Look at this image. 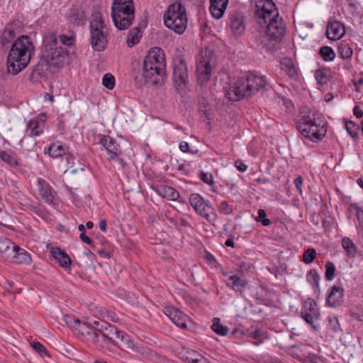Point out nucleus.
Here are the masks:
<instances>
[{
  "mask_svg": "<svg viewBox=\"0 0 363 363\" xmlns=\"http://www.w3.org/2000/svg\"><path fill=\"white\" fill-rule=\"evenodd\" d=\"M165 67L163 51L159 48H153L145 57L142 71L135 74V81L140 86L157 84L164 74Z\"/></svg>",
  "mask_w": 363,
  "mask_h": 363,
  "instance_id": "obj_1",
  "label": "nucleus"
},
{
  "mask_svg": "<svg viewBox=\"0 0 363 363\" xmlns=\"http://www.w3.org/2000/svg\"><path fill=\"white\" fill-rule=\"evenodd\" d=\"M6 59L7 72L16 75L25 69L35 54V46L28 35L18 37L12 43Z\"/></svg>",
  "mask_w": 363,
  "mask_h": 363,
  "instance_id": "obj_2",
  "label": "nucleus"
},
{
  "mask_svg": "<svg viewBox=\"0 0 363 363\" xmlns=\"http://www.w3.org/2000/svg\"><path fill=\"white\" fill-rule=\"evenodd\" d=\"M111 16L114 25L118 30L127 29L134 19L133 1L113 0Z\"/></svg>",
  "mask_w": 363,
  "mask_h": 363,
  "instance_id": "obj_3",
  "label": "nucleus"
},
{
  "mask_svg": "<svg viewBox=\"0 0 363 363\" xmlns=\"http://www.w3.org/2000/svg\"><path fill=\"white\" fill-rule=\"evenodd\" d=\"M165 26L178 34L186 29L187 16L185 6L180 1L170 4L164 15Z\"/></svg>",
  "mask_w": 363,
  "mask_h": 363,
  "instance_id": "obj_4",
  "label": "nucleus"
},
{
  "mask_svg": "<svg viewBox=\"0 0 363 363\" xmlns=\"http://www.w3.org/2000/svg\"><path fill=\"white\" fill-rule=\"evenodd\" d=\"M216 64L215 53L212 50L202 49L196 55V72L198 84L205 85L211 78L212 67Z\"/></svg>",
  "mask_w": 363,
  "mask_h": 363,
  "instance_id": "obj_5",
  "label": "nucleus"
},
{
  "mask_svg": "<svg viewBox=\"0 0 363 363\" xmlns=\"http://www.w3.org/2000/svg\"><path fill=\"white\" fill-rule=\"evenodd\" d=\"M297 129L303 137L310 139L311 141L322 140L327 132L325 125L318 123L314 114H308L301 117L297 123Z\"/></svg>",
  "mask_w": 363,
  "mask_h": 363,
  "instance_id": "obj_6",
  "label": "nucleus"
},
{
  "mask_svg": "<svg viewBox=\"0 0 363 363\" xmlns=\"http://www.w3.org/2000/svg\"><path fill=\"white\" fill-rule=\"evenodd\" d=\"M106 26L101 16L99 13L90 22L91 45L95 51H102L107 45V38L104 30Z\"/></svg>",
  "mask_w": 363,
  "mask_h": 363,
  "instance_id": "obj_7",
  "label": "nucleus"
},
{
  "mask_svg": "<svg viewBox=\"0 0 363 363\" xmlns=\"http://www.w3.org/2000/svg\"><path fill=\"white\" fill-rule=\"evenodd\" d=\"M173 81L177 90H182L186 87L189 82V72L187 65L182 56L174 57L172 61Z\"/></svg>",
  "mask_w": 363,
  "mask_h": 363,
  "instance_id": "obj_8",
  "label": "nucleus"
},
{
  "mask_svg": "<svg viewBox=\"0 0 363 363\" xmlns=\"http://www.w3.org/2000/svg\"><path fill=\"white\" fill-rule=\"evenodd\" d=\"M264 24L266 25L265 34L270 40L280 42L283 39L286 34V24L279 13L267 18V22Z\"/></svg>",
  "mask_w": 363,
  "mask_h": 363,
  "instance_id": "obj_9",
  "label": "nucleus"
},
{
  "mask_svg": "<svg viewBox=\"0 0 363 363\" xmlns=\"http://www.w3.org/2000/svg\"><path fill=\"white\" fill-rule=\"evenodd\" d=\"M252 4L255 6V13L259 18V23L267 22V18L279 13L275 4L272 0H252Z\"/></svg>",
  "mask_w": 363,
  "mask_h": 363,
  "instance_id": "obj_10",
  "label": "nucleus"
},
{
  "mask_svg": "<svg viewBox=\"0 0 363 363\" xmlns=\"http://www.w3.org/2000/svg\"><path fill=\"white\" fill-rule=\"evenodd\" d=\"M247 84L245 74L239 77L227 92L229 99L235 101L243 97L251 96L250 88Z\"/></svg>",
  "mask_w": 363,
  "mask_h": 363,
  "instance_id": "obj_11",
  "label": "nucleus"
},
{
  "mask_svg": "<svg viewBox=\"0 0 363 363\" xmlns=\"http://www.w3.org/2000/svg\"><path fill=\"white\" fill-rule=\"evenodd\" d=\"M21 27V22L14 21L7 23L4 30L0 33V45L2 48L7 50L16 39V35Z\"/></svg>",
  "mask_w": 363,
  "mask_h": 363,
  "instance_id": "obj_12",
  "label": "nucleus"
},
{
  "mask_svg": "<svg viewBox=\"0 0 363 363\" xmlns=\"http://www.w3.org/2000/svg\"><path fill=\"white\" fill-rule=\"evenodd\" d=\"M301 315L314 329L317 328L314 325V322L319 319L320 311L313 299L308 298L304 301Z\"/></svg>",
  "mask_w": 363,
  "mask_h": 363,
  "instance_id": "obj_13",
  "label": "nucleus"
},
{
  "mask_svg": "<svg viewBox=\"0 0 363 363\" xmlns=\"http://www.w3.org/2000/svg\"><path fill=\"white\" fill-rule=\"evenodd\" d=\"M222 274L228 277L225 282V284L237 293L242 294L245 288L247 286L248 281L244 277L242 272L240 274H229L227 272L222 271Z\"/></svg>",
  "mask_w": 363,
  "mask_h": 363,
  "instance_id": "obj_14",
  "label": "nucleus"
},
{
  "mask_svg": "<svg viewBox=\"0 0 363 363\" xmlns=\"http://www.w3.org/2000/svg\"><path fill=\"white\" fill-rule=\"evenodd\" d=\"M99 143L105 149L108 155V159H113L117 157V155H122V150L120 145L115 139L109 135H99Z\"/></svg>",
  "mask_w": 363,
  "mask_h": 363,
  "instance_id": "obj_15",
  "label": "nucleus"
},
{
  "mask_svg": "<svg viewBox=\"0 0 363 363\" xmlns=\"http://www.w3.org/2000/svg\"><path fill=\"white\" fill-rule=\"evenodd\" d=\"M247 86L250 88L251 96L263 89L267 82L263 76L253 72L245 74Z\"/></svg>",
  "mask_w": 363,
  "mask_h": 363,
  "instance_id": "obj_16",
  "label": "nucleus"
},
{
  "mask_svg": "<svg viewBox=\"0 0 363 363\" xmlns=\"http://www.w3.org/2000/svg\"><path fill=\"white\" fill-rule=\"evenodd\" d=\"M229 26L234 35H242L245 30L242 13L240 11L232 13L229 20Z\"/></svg>",
  "mask_w": 363,
  "mask_h": 363,
  "instance_id": "obj_17",
  "label": "nucleus"
},
{
  "mask_svg": "<svg viewBox=\"0 0 363 363\" xmlns=\"http://www.w3.org/2000/svg\"><path fill=\"white\" fill-rule=\"evenodd\" d=\"M99 331L105 339L112 342L114 345H118V335L121 331L115 325L105 323L101 325Z\"/></svg>",
  "mask_w": 363,
  "mask_h": 363,
  "instance_id": "obj_18",
  "label": "nucleus"
},
{
  "mask_svg": "<svg viewBox=\"0 0 363 363\" xmlns=\"http://www.w3.org/2000/svg\"><path fill=\"white\" fill-rule=\"evenodd\" d=\"M166 314L176 325L181 328H186V322L189 318L180 310L175 308H167Z\"/></svg>",
  "mask_w": 363,
  "mask_h": 363,
  "instance_id": "obj_19",
  "label": "nucleus"
},
{
  "mask_svg": "<svg viewBox=\"0 0 363 363\" xmlns=\"http://www.w3.org/2000/svg\"><path fill=\"white\" fill-rule=\"evenodd\" d=\"M38 193L43 200L48 203L54 201L53 189L50 184L42 178L38 179Z\"/></svg>",
  "mask_w": 363,
  "mask_h": 363,
  "instance_id": "obj_20",
  "label": "nucleus"
},
{
  "mask_svg": "<svg viewBox=\"0 0 363 363\" xmlns=\"http://www.w3.org/2000/svg\"><path fill=\"white\" fill-rule=\"evenodd\" d=\"M326 33L328 38L330 40H339L345 34V26L337 21L329 22Z\"/></svg>",
  "mask_w": 363,
  "mask_h": 363,
  "instance_id": "obj_21",
  "label": "nucleus"
},
{
  "mask_svg": "<svg viewBox=\"0 0 363 363\" xmlns=\"http://www.w3.org/2000/svg\"><path fill=\"white\" fill-rule=\"evenodd\" d=\"M210 2L209 9L212 16L217 19L220 18L228 6V0H210Z\"/></svg>",
  "mask_w": 363,
  "mask_h": 363,
  "instance_id": "obj_22",
  "label": "nucleus"
},
{
  "mask_svg": "<svg viewBox=\"0 0 363 363\" xmlns=\"http://www.w3.org/2000/svg\"><path fill=\"white\" fill-rule=\"evenodd\" d=\"M16 247L17 245L11 240L0 237V254L2 258L10 259L11 256L15 255L13 252Z\"/></svg>",
  "mask_w": 363,
  "mask_h": 363,
  "instance_id": "obj_23",
  "label": "nucleus"
},
{
  "mask_svg": "<svg viewBox=\"0 0 363 363\" xmlns=\"http://www.w3.org/2000/svg\"><path fill=\"white\" fill-rule=\"evenodd\" d=\"M50 252L62 268L67 269L70 267L72 263L71 259L65 250L60 247H52Z\"/></svg>",
  "mask_w": 363,
  "mask_h": 363,
  "instance_id": "obj_24",
  "label": "nucleus"
},
{
  "mask_svg": "<svg viewBox=\"0 0 363 363\" xmlns=\"http://www.w3.org/2000/svg\"><path fill=\"white\" fill-rule=\"evenodd\" d=\"M343 298V289L339 286H333L330 293L327 297V303L332 307L341 304Z\"/></svg>",
  "mask_w": 363,
  "mask_h": 363,
  "instance_id": "obj_25",
  "label": "nucleus"
},
{
  "mask_svg": "<svg viewBox=\"0 0 363 363\" xmlns=\"http://www.w3.org/2000/svg\"><path fill=\"white\" fill-rule=\"evenodd\" d=\"M14 254L11 256L10 259L15 263L18 264H30L31 262V257L30 255L24 250L21 249L18 245L14 249Z\"/></svg>",
  "mask_w": 363,
  "mask_h": 363,
  "instance_id": "obj_26",
  "label": "nucleus"
},
{
  "mask_svg": "<svg viewBox=\"0 0 363 363\" xmlns=\"http://www.w3.org/2000/svg\"><path fill=\"white\" fill-rule=\"evenodd\" d=\"M195 211L202 217L206 218L208 220H215L216 213L214 208L203 201L200 206L195 208Z\"/></svg>",
  "mask_w": 363,
  "mask_h": 363,
  "instance_id": "obj_27",
  "label": "nucleus"
},
{
  "mask_svg": "<svg viewBox=\"0 0 363 363\" xmlns=\"http://www.w3.org/2000/svg\"><path fill=\"white\" fill-rule=\"evenodd\" d=\"M157 193L168 200L176 201L179 197V193L172 186H163L157 189Z\"/></svg>",
  "mask_w": 363,
  "mask_h": 363,
  "instance_id": "obj_28",
  "label": "nucleus"
},
{
  "mask_svg": "<svg viewBox=\"0 0 363 363\" xmlns=\"http://www.w3.org/2000/svg\"><path fill=\"white\" fill-rule=\"evenodd\" d=\"M85 327H82V330L79 331L82 335L86 336L88 341L91 342L92 343L97 344L99 343V330H94L91 328L89 326V325L85 323Z\"/></svg>",
  "mask_w": 363,
  "mask_h": 363,
  "instance_id": "obj_29",
  "label": "nucleus"
},
{
  "mask_svg": "<svg viewBox=\"0 0 363 363\" xmlns=\"http://www.w3.org/2000/svg\"><path fill=\"white\" fill-rule=\"evenodd\" d=\"M63 320L69 328L79 332L82 330V327H85V322H82L79 318L72 315H64Z\"/></svg>",
  "mask_w": 363,
  "mask_h": 363,
  "instance_id": "obj_30",
  "label": "nucleus"
},
{
  "mask_svg": "<svg viewBox=\"0 0 363 363\" xmlns=\"http://www.w3.org/2000/svg\"><path fill=\"white\" fill-rule=\"evenodd\" d=\"M67 151V148L60 143H52L48 148V154L53 158L63 157Z\"/></svg>",
  "mask_w": 363,
  "mask_h": 363,
  "instance_id": "obj_31",
  "label": "nucleus"
},
{
  "mask_svg": "<svg viewBox=\"0 0 363 363\" xmlns=\"http://www.w3.org/2000/svg\"><path fill=\"white\" fill-rule=\"evenodd\" d=\"M142 38V33L139 27H135L132 29L127 37L126 43L129 48H132L139 43L140 39Z\"/></svg>",
  "mask_w": 363,
  "mask_h": 363,
  "instance_id": "obj_32",
  "label": "nucleus"
},
{
  "mask_svg": "<svg viewBox=\"0 0 363 363\" xmlns=\"http://www.w3.org/2000/svg\"><path fill=\"white\" fill-rule=\"evenodd\" d=\"M85 13L80 8H73L69 13V20L71 22L77 24H82L85 21Z\"/></svg>",
  "mask_w": 363,
  "mask_h": 363,
  "instance_id": "obj_33",
  "label": "nucleus"
},
{
  "mask_svg": "<svg viewBox=\"0 0 363 363\" xmlns=\"http://www.w3.org/2000/svg\"><path fill=\"white\" fill-rule=\"evenodd\" d=\"M320 277L315 269H311L307 274V281L312 285L315 292L320 291L319 281Z\"/></svg>",
  "mask_w": 363,
  "mask_h": 363,
  "instance_id": "obj_34",
  "label": "nucleus"
},
{
  "mask_svg": "<svg viewBox=\"0 0 363 363\" xmlns=\"http://www.w3.org/2000/svg\"><path fill=\"white\" fill-rule=\"evenodd\" d=\"M28 128L30 130V135L38 136L43 131V121H39L37 119H32L28 123Z\"/></svg>",
  "mask_w": 363,
  "mask_h": 363,
  "instance_id": "obj_35",
  "label": "nucleus"
},
{
  "mask_svg": "<svg viewBox=\"0 0 363 363\" xmlns=\"http://www.w3.org/2000/svg\"><path fill=\"white\" fill-rule=\"evenodd\" d=\"M342 245L347 255L350 257H354L357 253V248L352 240L349 238L342 239Z\"/></svg>",
  "mask_w": 363,
  "mask_h": 363,
  "instance_id": "obj_36",
  "label": "nucleus"
},
{
  "mask_svg": "<svg viewBox=\"0 0 363 363\" xmlns=\"http://www.w3.org/2000/svg\"><path fill=\"white\" fill-rule=\"evenodd\" d=\"M281 69L292 78L297 75L296 69L290 59H284L281 62Z\"/></svg>",
  "mask_w": 363,
  "mask_h": 363,
  "instance_id": "obj_37",
  "label": "nucleus"
},
{
  "mask_svg": "<svg viewBox=\"0 0 363 363\" xmlns=\"http://www.w3.org/2000/svg\"><path fill=\"white\" fill-rule=\"evenodd\" d=\"M213 324L211 325V329L213 332L219 335H226L229 331V329L227 326H223L220 323V319L218 318H213Z\"/></svg>",
  "mask_w": 363,
  "mask_h": 363,
  "instance_id": "obj_38",
  "label": "nucleus"
},
{
  "mask_svg": "<svg viewBox=\"0 0 363 363\" xmlns=\"http://www.w3.org/2000/svg\"><path fill=\"white\" fill-rule=\"evenodd\" d=\"M133 351H135L141 354L143 357H148L151 359L158 357V354L155 351L147 347H143L142 345H136Z\"/></svg>",
  "mask_w": 363,
  "mask_h": 363,
  "instance_id": "obj_39",
  "label": "nucleus"
},
{
  "mask_svg": "<svg viewBox=\"0 0 363 363\" xmlns=\"http://www.w3.org/2000/svg\"><path fill=\"white\" fill-rule=\"evenodd\" d=\"M44 46L45 48H49V49L52 51L56 48L57 45V35L54 33H49L45 36L43 40Z\"/></svg>",
  "mask_w": 363,
  "mask_h": 363,
  "instance_id": "obj_40",
  "label": "nucleus"
},
{
  "mask_svg": "<svg viewBox=\"0 0 363 363\" xmlns=\"http://www.w3.org/2000/svg\"><path fill=\"white\" fill-rule=\"evenodd\" d=\"M319 55L324 61H332L335 57V53L329 46H323L319 50Z\"/></svg>",
  "mask_w": 363,
  "mask_h": 363,
  "instance_id": "obj_41",
  "label": "nucleus"
},
{
  "mask_svg": "<svg viewBox=\"0 0 363 363\" xmlns=\"http://www.w3.org/2000/svg\"><path fill=\"white\" fill-rule=\"evenodd\" d=\"M337 50L340 57L342 59H350L352 57L353 50L347 44L341 43Z\"/></svg>",
  "mask_w": 363,
  "mask_h": 363,
  "instance_id": "obj_42",
  "label": "nucleus"
},
{
  "mask_svg": "<svg viewBox=\"0 0 363 363\" xmlns=\"http://www.w3.org/2000/svg\"><path fill=\"white\" fill-rule=\"evenodd\" d=\"M118 335V342L121 341L123 344L124 347H125L127 349L132 350L135 349L137 344L134 343L133 340L130 338L128 335L121 331V333H119Z\"/></svg>",
  "mask_w": 363,
  "mask_h": 363,
  "instance_id": "obj_43",
  "label": "nucleus"
},
{
  "mask_svg": "<svg viewBox=\"0 0 363 363\" xmlns=\"http://www.w3.org/2000/svg\"><path fill=\"white\" fill-rule=\"evenodd\" d=\"M0 158L2 161L11 167H15L18 164L16 157L13 155L9 154L6 151L0 152Z\"/></svg>",
  "mask_w": 363,
  "mask_h": 363,
  "instance_id": "obj_44",
  "label": "nucleus"
},
{
  "mask_svg": "<svg viewBox=\"0 0 363 363\" xmlns=\"http://www.w3.org/2000/svg\"><path fill=\"white\" fill-rule=\"evenodd\" d=\"M316 255L317 253L314 248H308L303 254L302 260L306 264H311L314 261Z\"/></svg>",
  "mask_w": 363,
  "mask_h": 363,
  "instance_id": "obj_45",
  "label": "nucleus"
},
{
  "mask_svg": "<svg viewBox=\"0 0 363 363\" xmlns=\"http://www.w3.org/2000/svg\"><path fill=\"white\" fill-rule=\"evenodd\" d=\"M345 128L352 138L358 137L359 126L355 123L351 121L346 122Z\"/></svg>",
  "mask_w": 363,
  "mask_h": 363,
  "instance_id": "obj_46",
  "label": "nucleus"
},
{
  "mask_svg": "<svg viewBox=\"0 0 363 363\" xmlns=\"http://www.w3.org/2000/svg\"><path fill=\"white\" fill-rule=\"evenodd\" d=\"M99 313L103 318L107 319L113 322H116L118 320L114 312L108 311L105 308H99Z\"/></svg>",
  "mask_w": 363,
  "mask_h": 363,
  "instance_id": "obj_47",
  "label": "nucleus"
},
{
  "mask_svg": "<svg viewBox=\"0 0 363 363\" xmlns=\"http://www.w3.org/2000/svg\"><path fill=\"white\" fill-rule=\"evenodd\" d=\"M315 77L319 84H326L328 79L327 69L325 68L317 69L315 72Z\"/></svg>",
  "mask_w": 363,
  "mask_h": 363,
  "instance_id": "obj_48",
  "label": "nucleus"
},
{
  "mask_svg": "<svg viewBox=\"0 0 363 363\" xmlns=\"http://www.w3.org/2000/svg\"><path fill=\"white\" fill-rule=\"evenodd\" d=\"M335 267L333 262H327L325 264V278L327 281L332 280L335 277Z\"/></svg>",
  "mask_w": 363,
  "mask_h": 363,
  "instance_id": "obj_49",
  "label": "nucleus"
},
{
  "mask_svg": "<svg viewBox=\"0 0 363 363\" xmlns=\"http://www.w3.org/2000/svg\"><path fill=\"white\" fill-rule=\"evenodd\" d=\"M103 85L108 89H113L115 86V78L109 73L104 74L103 77Z\"/></svg>",
  "mask_w": 363,
  "mask_h": 363,
  "instance_id": "obj_50",
  "label": "nucleus"
},
{
  "mask_svg": "<svg viewBox=\"0 0 363 363\" xmlns=\"http://www.w3.org/2000/svg\"><path fill=\"white\" fill-rule=\"evenodd\" d=\"M203 201L202 197L198 194H192L189 197L190 204L194 209L200 206Z\"/></svg>",
  "mask_w": 363,
  "mask_h": 363,
  "instance_id": "obj_51",
  "label": "nucleus"
},
{
  "mask_svg": "<svg viewBox=\"0 0 363 363\" xmlns=\"http://www.w3.org/2000/svg\"><path fill=\"white\" fill-rule=\"evenodd\" d=\"M218 211L224 215H230L233 213V208L226 201H221L218 206Z\"/></svg>",
  "mask_w": 363,
  "mask_h": 363,
  "instance_id": "obj_52",
  "label": "nucleus"
},
{
  "mask_svg": "<svg viewBox=\"0 0 363 363\" xmlns=\"http://www.w3.org/2000/svg\"><path fill=\"white\" fill-rule=\"evenodd\" d=\"M306 360H308L310 363H325L323 357L313 353H309L308 356L306 357Z\"/></svg>",
  "mask_w": 363,
  "mask_h": 363,
  "instance_id": "obj_53",
  "label": "nucleus"
},
{
  "mask_svg": "<svg viewBox=\"0 0 363 363\" xmlns=\"http://www.w3.org/2000/svg\"><path fill=\"white\" fill-rule=\"evenodd\" d=\"M32 347L41 356L47 354L48 351L46 348L39 342H33Z\"/></svg>",
  "mask_w": 363,
  "mask_h": 363,
  "instance_id": "obj_54",
  "label": "nucleus"
},
{
  "mask_svg": "<svg viewBox=\"0 0 363 363\" xmlns=\"http://www.w3.org/2000/svg\"><path fill=\"white\" fill-rule=\"evenodd\" d=\"M200 179L206 184L211 185L213 184V176L210 173L201 172Z\"/></svg>",
  "mask_w": 363,
  "mask_h": 363,
  "instance_id": "obj_55",
  "label": "nucleus"
},
{
  "mask_svg": "<svg viewBox=\"0 0 363 363\" xmlns=\"http://www.w3.org/2000/svg\"><path fill=\"white\" fill-rule=\"evenodd\" d=\"M350 208L356 211V216L359 220L363 218V210L357 203H351Z\"/></svg>",
  "mask_w": 363,
  "mask_h": 363,
  "instance_id": "obj_56",
  "label": "nucleus"
},
{
  "mask_svg": "<svg viewBox=\"0 0 363 363\" xmlns=\"http://www.w3.org/2000/svg\"><path fill=\"white\" fill-rule=\"evenodd\" d=\"M250 336L254 340H257V341L254 342V344L255 345H259L261 343H262V340H258L259 337L261 336V331L259 330H256L253 332H251Z\"/></svg>",
  "mask_w": 363,
  "mask_h": 363,
  "instance_id": "obj_57",
  "label": "nucleus"
},
{
  "mask_svg": "<svg viewBox=\"0 0 363 363\" xmlns=\"http://www.w3.org/2000/svg\"><path fill=\"white\" fill-rule=\"evenodd\" d=\"M205 257L206 260L211 264H213L214 267H218L220 264L218 263L217 260L214 257L213 255H212L210 252H206L205 255Z\"/></svg>",
  "mask_w": 363,
  "mask_h": 363,
  "instance_id": "obj_58",
  "label": "nucleus"
},
{
  "mask_svg": "<svg viewBox=\"0 0 363 363\" xmlns=\"http://www.w3.org/2000/svg\"><path fill=\"white\" fill-rule=\"evenodd\" d=\"M351 316L354 319L363 323V311H351Z\"/></svg>",
  "mask_w": 363,
  "mask_h": 363,
  "instance_id": "obj_59",
  "label": "nucleus"
},
{
  "mask_svg": "<svg viewBox=\"0 0 363 363\" xmlns=\"http://www.w3.org/2000/svg\"><path fill=\"white\" fill-rule=\"evenodd\" d=\"M60 40L61 41V43L63 44V45H71L72 44V37H69V36H67L65 35H62L60 37Z\"/></svg>",
  "mask_w": 363,
  "mask_h": 363,
  "instance_id": "obj_60",
  "label": "nucleus"
},
{
  "mask_svg": "<svg viewBox=\"0 0 363 363\" xmlns=\"http://www.w3.org/2000/svg\"><path fill=\"white\" fill-rule=\"evenodd\" d=\"M294 184L296 189L299 191V193L302 192V185H303V178L301 176H298L294 179Z\"/></svg>",
  "mask_w": 363,
  "mask_h": 363,
  "instance_id": "obj_61",
  "label": "nucleus"
},
{
  "mask_svg": "<svg viewBox=\"0 0 363 363\" xmlns=\"http://www.w3.org/2000/svg\"><path fill=\"white\" fill-rule=\"evenodd\" d=\"M235 166L241 172H244L247 170V165L240 160H236L235 162Z\"/></svg>",
  "mask_w": 363,
  "mask_h": 363,
  "instance_id": "obj_62",
  "label": "nucleus"
},
{
  "mask_svg": "<svg viewBox=\"0 0 363 363\" xmlns=\"http://www.w3.org/2000/svg\"><path fill=\"white\" fill-rule=\"evenodd\" d=\"M192 354L196 356V360L194 363H208L207 359L196 351H192Z\"/></svg>",
  "mask_w": 363,
  "mask_h": 363,
  "instance_id": "obj_63",
  "label": "nucleus"
},
{
  "mask_svg": "<svg viewBox=\"0 0 363 363\" xmlns=\"http://www.w3.org/2000/svg\"><path fill=\"white\" fill-rule=\"evenodd\" d=\"M111 161L115 162L116 164H118L121 168H124L125 166V162L123 158L121 157V155H117V157L113 159H108Z\"/></svg>",
  "mask_w": 363,
  "mask_h": 363,
  "instance_id": "obj_64",
  "label": "nucleus"
}]
</instances>
